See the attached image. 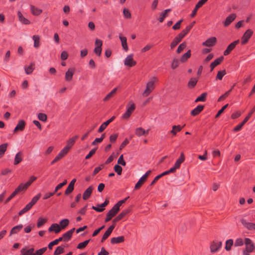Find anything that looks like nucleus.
Here are the masks:
<instances>
[{
  "label": "nucleus",
  "mask_w": 255,
  "mask_h": 255,
  "mask_svg": "<svg viewBox=\"0 0 255 255\" xmlns=\"http://www.w3.org/2000/svg\"><path fill=\"white\" fill-rule=\"evenodd\" d=\"M157 78L155 77H152L146 84V88L142 93L143 97H147L154 90V84L157 81Z\"/></svg>",
  "instance_id": "1"
},
{
  "label": "nucleus",
  "mask_w": 255,
  "mask_h": 255,
  "mask_svg": "<svg viewBox=\"0 0 255 255\" xmlns=\"http://www.w3.org/2000/svg\"><path fill=\"white\" fill-rule=\"evenodd\" d=\"M127 110L126 112L122 115L123 119H128L131 116V114L135 109V106L132 101H130L126 106Z\"/></svg>",
  "instance_id": "2"
},
{
  "label": "nucleus",
  "mask_w": 255,
  "mask_h": 255,
  "mask_svg": "<svg viewBox=\"0 0 255 255\" xmlns=\"http://www.w3.org/2000/svg\"><path fill=\"white\" fill-rule=\"evenodd\" d=\"M188 28H185L180 33H179L171 43V48L173 49L182 40V39L188 33Z\"/></svg>",
  "instance_id": "3"
},
{
  "label": "nucleus",
  "mask_w": 255,
  "mask_h": 255,
  "mask_svg": "<svg viewBox=\"0 0 255 255\" xmlns=\"http://www.w3.org/2000/svg\"><path fill=\"white\" fill-rule=\"evenodd\" d=\"M255 112V106L252 109L250 112L249 113L248 116L245 118L244 121L240 124L235 127L234 128V131H238L241 129L243 126L246 124V122L248 121L250 119V117L252 116V114Z\"/></svg>",
  "instance_id": "4"
},
{
  "label": "nucleus",
  "mask_w": 255,
  "mask_h": 255,
  "mask_svg": "<svg viewBox=\"0 0 255 255\" xmlns=\"http://www.w3.org/2000/svg\"><path fill=\"white\" fill-rule=\"evenodd\" d=\"M120 211V208H116L114 206L107 213L106 218H105V222L110 221Z\"/></svg>",
  "instance_id": "5"
},
{
  "label": "nucleus",
  "mask_w": 255,
  "mask_h": 255,
  "mask_svg": "<svg viewBox=\"0 0 255 255\" xmlns=\"http://www.w3.org/2000/svg\"><path fill=\"white\" fill-rule=\"evenodd\" d=\"M222 242L214 241L210 246V250L212 253L218 251L222 247Z\"/></svg>",
  "instance_id": "6"
},
{
  "label": "nucleus",
  "mask_w": 255,
  "mask_h": 255,
  "mask_svg": "<svg viewBox=\"0 0 255 255\" xmlns=\"http://www.w3.org/2000/svg\"><path fill=\"white\" fill-rule=\"evenodd\" d=\"M136 62L133 59V55H128L124 61L125 65L128 67H132L135 65Z\"/></svg>",
  "instance_id": "7"
},
{
  "label": "nucleus",
  "mask_w": 255,
  "mask_h": 255,
  "mask_svg": "<svg viewBox=\"0 0 255 255\" xmlns=\"http://www.w3.org/2000/svg\"><path fill=\"white\" fill-rule=\"evenodd\" d=\"M253 34V31L251 29H248L244 34L243 36L242 37V44H245L252 36Z\"/></svg>",
  "instance_id": "8"
},
{
  "label": "nucleus",
  "mask_w": 255,
  "mask_h": 255,
  "mask_svg": "<svg viewBox=\"0 0 255 255\" xmlns=\"http://www.w3.org/2000/svg\"><path fill=\"white\" fill-rule=\"evenodd\" d=\"M68 153V152L63 148L57 154V155L54 158V159L51 162V165H52L61 159L62 158L64 157Z\"/></svg>",
  "instance_id": "9"
},
{
  "label": "nucleus",
  "mask_w": 255,
  "mask_h": 255,
  "mask_svg": "<svg viewBox=\"0 0 255 255\" xmlns=\"http://www.w3.org/2000/svg\"><path fill=\"white\" fill-rule=\"evenodd\" d=\"M239 40H235L228 45L227 49L224 52V55L226 56L229 55L230 52L235 48L236 46L239 43Z\"/></svg>",
  "instance_id": "10"
},
{
  "label": "nucleus",
  "mask_w": 255,
  "mask_h": 255,
  "mask_svg": "<svg viewBox=\"0 0 255 255\" xmlns=\"http://www.w3.org/2000/svg\"><path fill=\"white\" fill-rule=\"evenodd\" d=\"M245 244L246 245V250L249 252H253L255 249V246L252 241L249 238H245Z\"/></svg>",
  "instance_id": "11"
},
{
  "label": "nucleus",
  "mask_w": 255,
  "mask_h": 255,
  "mask_svg": "<svg viewBox=\"0 0 255 255\" xmlns=\"http://www.w3.org/2000/svg\"><path fill=\"white\" fill-rule=\"evenodd\" d=\"M77 135H75L74 137L69 139L67 141L66 145L63 148L65 149L68 152H69L70 149L73 146L74 144L76 139L78 138Z\"/></svg>",
  "instance_id": "12"
},
{
  "label": "nucleus",
  "mask_w": 255,
  "mask_h": 255,
  "mask_svg": "<svg viewBox=\"0 0 255 255\" xmlns=\"http://www.w3.org/2000/svg\"><path fill=\"white\" fill-rule=\"evenodd\" d=\"M235 13H232L228 16L225 21L223 22L224 26L227 27L236 18Z\"/></svg>",
  "instance_id": "13"
},
{
  "label": "nucleus",
  "mask_w": 255,
  "mask_h": 255,
  "mask_svg": "<svg viewBox=\"0 0 255 255\" xmlns=\"http://www.w3.org/2000/svg\"><path fill=\"white\" fill-rule=\"evenodd\" d=\"M217 42V39L215 37H211L208 38L205 41L203 42L202 45L207 47L213 46Z\"/></svg>",
  "instance_id": "14"
},
{
  "label": "nucleus",
  "mask_w": 255,
  "mask_h": 255,
  "mask_svg": "<svg viewBox=\"0 0 255 255\" xmlns=\"http://www.w3.org/2000/svg\"><path fill=\"white\" fill-rule=\"evenodd\" d=\"M207 0H200L196 4L194 9L192 10L190 16L192 17H194L196 14L198 9L201 7Z\"/></svg>",
  "instance_id": "15"
},
{
  "label": "nucleus",
  "mask_w": 255,
  "mask_h": 255,
  "mask_svg": "<svg viewBox=\"0 0 255 255\" xmlns=\"http://www.w3.org/2000/svg\"><path fill=\"white\" fill-rule=\"evenodd\" d=\"M75 228H72L70 230H69V231H67V232H66L65 233H64L63 235V236L61 237V238H62V241H63L65 242H67L69 241L71 239V238L72 236V234H73L74 231H75Z\"/></svg>",
  "instance_id": "16"
},
{
  "label": "nucleus",
  "mask_w": 255,
  "mask_h": 255,
  "mask_svg": "<svg viewBox=\"0 0 255 255\" xmlns=\"http://www.w3.org/2000/svg\"><path fill=\"white\" fill-rule=\"evenodd\" d=\"M151 172L150 170L147 171L143 175L141 176V177L139 179L137 183L135 184L134 188L136 189H138L140 188L142 184L146 180V177L149 175V174Z\"/></svg>",
  "instance_id": "17"
},
{
  "label": "nucleus",
  "mask_w": 255,
  "mask_h": 255,
  "mask_svg": "<svg viewBox=\"0 0 255 255\" xmlns=\"http://www.w3.org/2000/svg\"><path fill=\"white\" fill-rule=\"evenodd\" d=\"M242 224L247 229L250 230H255V224L250 222H248L244 219H242L240 220Z\"/></svg>",
  "instance_id": "18"
},
{
  "label": "nucleus",
  "mask_w": 255,
  "mask_h": 255,
  "mask_svg": "<svg viewBox=\"0 0 255 255\" xmlns=\"http://www.w3.org/2000/svg\"><path fill=\"white\" fill-rule=\"evenodd\" d=\"M25 125L26 124L24 120H21L19 121L17 125L13 130V132H15L18 130L22 131L25 128Z\"/></svg>",
  "instance_id": "19"
},
{
  "label": "nucleus",
  "mask_w": 255,
  "mask_h": 255,
  "mask_svg": "<svg viewBox=\"0 0 255 255\" xmlns=\"http://www.w3.org/2000/svg\"><path fill=\"white\" fill-rule=\"evenodd\" d=\"M115 228V225H113L110 226L107 230L105 232L104 234L103 235L101 242H103L104 241H105L106 239H107L111 234L112 233L113 230Z\"/></svg>",
  "instance_id": "20"
},
{
  "label": "nucleus",
  "mask_w": 255,
  "mask_h": 255,
  "mask_svg": "<svg viewBox=\"0 0 255 255\" xmlns=\"http://www.w3.org/2000/svg\"><path fill=\"white\" fill-rule=\"evenodd\" d=\"M115 118V117L113 116L111 118H110L108 121H106L105 122L103 123L101 126L100 127L98 132H102L103 131L105 128H107V127L108 126V125L111 123Z\"/></svg>",
  "instance_id": "21"
},
{
  "label": "nucleus",
  "mask_w": 255,
  "mask_h": 255,
  "mask_svg": "<svg viewBox=\"0 0 255 255\" xmlns=\"http://www.w3.org/2000/svg\"><path fill=\"white\" fill-rule=\"evenodd\" d=\"M34 249L33 248L28 249L26 247L23 248L20 250L21 255H34Z\"/></svg>",
  "instance_id": "22"
},
{
  "label": "nucleus",
  "mask_w": 255,
  "mask_h": 255,
  "mask_svg": "<svg viewBox=\"0 0 255 255\" xmlns=\"http://www.w3.org/2000/svg\"><path fill=\"white\" fill-rule=\"evenodd\" d=\"M75 70L73 68H69L65 73V80L66 81H70L73 78Z\"/></svg>",
  "instance_id": "23"
},
{
  "label": "nucleus",
  "mask_w": 255,
  "mask_h": 255,
  "mask_svg": "<svg viewBox=\"0 0 255 255\" xmlns=\"http://www.w3.org/2000/svg\"><path fill=\"white\" fill-rule=\"evenodd\" d=\"M61 230L59 225L56 223L52 224L48 229L49 232H54L56 234L59 233Z\"/></svg>",
  "instance_id": "24"
},
{
  "label": "nucleus",
  "mask_w": 255,
  "mask_h": 255,
  "mask_svg": "<svg viewBox=\"0 0 255 255\" xmlns=\"http://www.w3.org/2000/svg\"><path fill=\"white\" fill-rule=\"evenodd\" d=\"M22 228L23 225L22 224H19L13 227L10 232L9 236H11L13 235L17 234L21 230Z\"/></svg>",
  "instance_id": "25"
},
{
  "label": "nucleus",
  "mask_w": 255,
  "mask_h": 255,
  "mask_svg": "<svg viewBox=\"0 0 255 255\" xmlns=\"http://www.w3.org/2000/svg\"><path fill=\"white\" fill-rule=\"evenodd\" d=\"M119 38L121 40L122 46L123 49L126 51H128V46L127 42V38L125 36H122L121 34H119Z\"/></svg>",
  "instance_id": "26"
},
{
  "label": "nucleus",
  "mask_w": 255,
  "mask_h": 255,
  "mask_svg": "<svg viewBox=\"0 0 255 255\" xmlns=\"http://www.w3.org/2000/svg\"><path fill=\"white\" fill-rule=\"evenodd\" d=\"M224 57L223 56H221L216 60H215L211 64H210L211 71H212L214 68L219 65L221 62L223 61Z\"/></svg>",
  "instance_id": "27"
},
{
  "label": "nucleus",
  "mask_w": 255,
  "mask_h": 255,
  "mask_svg": "<svg viewBox=\"0 0 255 255\" xmlns=\"http://www.w3.org/2000/svg\"><path fill=\"white\" fill-rule=\"evenodd\" d=\"M30 7L31 12L32 14L34 15L38 16L40 15L42 12L41 9L36 7L33 5H30Z\"/></svg>",
  "instance_id": "28"
},
{
  "label": "nucleus",
  "mask_w": 255,
  "mask_h": 255,
  "mask_svg": "<svg viewBox=\"0 0 255 255\" xmlns=\"http://www.w3.org/2000/svg\"><path fill=\"white\" fill-rule=\"evenodd\" d=\"M125 241L124 236H121L118 237H114L111 239V242L112 244H117L124 242Z\"/></svg>",
  "instance_id": "29"
},
{
  "label": "nucleus",
  "mask_w": 255,
  "mask_h": 255,
  "mask_svg": "<svg viewBox=\"0 0 255 255\" xmlns=\"http://www.w3.org/2000/svg\"><path fill=\"white\" fill-rule=\"evenodd\" d=\"M17 16L18 17L19 20L24 24H30V21L27 18H25L22 13L20 11H18Z\"/></svg>",
  "instance_id": "30"
},
{
  "label": "nucleus",
  "mask_w": 255,
  "mask_h": 255,
  "mask_svg": "<svg viewBox=\"0 0 255 255\" xmlns=\"http://www.w3.org/2000/svg\"><path fill=\"white\" fill-rule=\"evenodd\" d=\"M93 188L91 186H89L84 192L83 195V199L84 200L88 199L92 194Z\"/></svg>",
  "instance_id": "31"
},
{
  "label": "nucleus",
  "mask_w": 255,
  "mask_h": 255,
  "mask_svg": "<svg viewBox=\"0 0 255 255\" xmlns=\"http://www.w3.org/2000/svg\"><path fill=\"white\" fill-rule=\"evenodd\" d=\"M185 157L184 154L183 153H181L180 154V157L177 159L176 161L174 166L177 169L179 168L180 167L181 164L184 161Z\"/></svg>",
  "instance_id": "32"
},
{
  "label": "nucleus",
  "mask_w": 255,
  "mask_h": 255,
  "mask_svg": "<svg viewBox=\"0 0 255 255\" xmlns=\"http://www.w3.org/2000/svg\"><path fill=\"white\" fill-rule=\"evenodd\" d=\"M203 109L204 106L198 105L191 112V114L194 116H196L198 115Z\"/></svg>",
  "instance_id": "33"
},
{
  "label": "nucleus",
  "mask_w": 255,
  "mask_h": 255,
  "mask_svg": "<svg viewBox=\"0 0 255 255\" xmlns=\"http://www.w3.org/2000/svg\"><path fill=\"white\" fill-rule=\"evenodd\" d=\"M28 187L29 186L26 183H22L18 185V186L15 189V190L17 193H18L20 191L26 190Z\"/></svg>",
  "instance_id": "34"
},
{
  "label": "nucleus",
  "mask_w": 255,
  "mask_h": 255,
  "mask_svg": "<svg viewBox=\"0 0 255 255\" xmlns=\"http://www.w3.org/2000/svg\"><path fill=\"white\" fill-rule=\"evenodd\" d=\"M22 160V153L21 152L17 153L15 156L14 160V164L17 165Z\"/></svg>",
  "instance_id": "35"
},
{
  "label": "nucleus",
  "mask_w": 255,
  "mask_h": 255,
  "mask_svg": "<svg viewBox=\"0 0 255 255\" xmlns=\"http://www.w3.org/2000/svg\"><path fill=\"white\" fill-rule=\"evenodd\" d=\"M32 39L34 41V47L38 48L40 46V36L38 35H34L32 36Z\"/></svg>",
  "instance_id": "36"
},
{
  "label": "nucleus",
  "mask_w": 255,
  "mask_h": 255,
  "mask_svg": "<svg viewBox=\"0 0 255 255\" xmlns=\"http://www.w3.org/2000/svg\"><path fill=\"white\" fill-rule=\"evenodd\" d=\"M34 64L32 63L29 66L24 68L25 72L27 75H30L33 72L34 69Z\"/></svg>",
  "instance_id": "37"
},
{
  "label": "nucleus",
  "mask_w": 255,
  "mask_h": 255,
  "mask_svg": "<svg viewBox=\"0 0 255 255\" xmlns=\"http://www.w3.org/2000/svg\"><path fill=\"white\" fill-rule=\"evenodd\" d=\"M8 144L5 143L0 145V158L2 157L6 150Z\"/></svg>",
  "instance_id": "38"
},
{
  "label": "nucleus",
  "mask_w": 255,
  "mask_h": 255,
  "mask_svg": "<svg viewBox=\"0 0 255 255\" xmlns=\"http://www.w3.org/2000/svg\"><path fill=\"white\" fill-rule=\"evenodd\" d=\"M191 56V50H189L186 53L184 54L180 58V61L181 62H185Z\"/></svg>",
  "instance_id": "39"
},
{
  "label": "nucleus",
  "mask_w": 255,
  "mask_h": 255,
  "mask_svg": "<svg viewBox=\"0 0 255 255\" xmlns=\"http://www.w3.org/2000/svg\"><path fill=\"white\" fill-rule=\"evenodd\" d=\"M197 82V79L195 78H192L188 82V86L189 88H193L196 86Z\"/></svg>",
  "instance_id": "40"
},
{
  "label": "nucleus",
  "mask_w": 255,
  "mask_h": 255,
  "mask_svg": "<svg viewBox=\"0 0 255 255\" xmlns=\"http://www.w3.org/2000/svg\"><path fill=\"white\" fill-rule=\"evenodd\" d=\"M69 221L68 219H64L62 220L59 223L61 230L65 229L69 225Z\"/></svg>",
  "instance_id": "41"
},
{
  "label": "nucleus",
  "mask_w": 255,
  "mask_h": 255,
  "mask_svg": "<svg viewBox=\"0 0 255 255\" xmlns=\"http://www.w3.org/2000/svg\"><path fill=\"white\" fill-rule=\"evenodd\" d=\"M234 244L233 240L232 239H229L226 241V246H225V249L229 251L231 250V247Z\"/></svg>",
  "instance_id": "42"
},
{
  "label": "nucleus",
  "mask_w": 255,
  "mask_h": 255,
  "mask_svg": "<svg viewBox=\"0 0 255 255\" xmlns=\"http://www.w3.org/2000/svg\"><path fill=\"white\" fill-rule=\"evenodd\" d=\"M171 10V9H166L164 10V11L163 12H162V13H160V17L159 18V21L160 22H162L163 21L165 17L167 16V13L168 12H169Z\"/></svg>",
  "instance_id": "43"
},
{
  "label": "nucleus",
  "mask_w": 255,
  "mask_h": 255,
  "mask_svg": "<svg viewBox=\"0 0 255 255\" xmlns=\"http://www.w3.org/2000/svg\"><path fill=\"white\" fill-rule=\"evenodd\" d=\"M40 197V193L37 194L36 196L33 197L31 201L28 204L31 206V207H32L37 202Z\"/></svg>",
  "instance_id": "44"
},
{
  "label": "nucleus",
  "mask_w": 255,
  "mask_h": 255,
  "mask_svg": "<svg viewBox=\"0 0 255 255\" xmlns=\"http://www.w3.org/2000/svg\"><path fill=\"white\" fill-rule=\"evenodd\" d=\"M182 129V127L180 126H173L172 129L170 131V132L174 135H176L177 132L180 131Z\"/></svg>",
  "instance_id": "45"
},
{
  "label": "nucleus",
  "mask_w": 255,
  "mask_h": 255,
  "mask_svg": "<svg viewBox=\"0 0 255 255\" xmlns=\"http://www.w3.org/2000/svg\"><path fill=\"white\" fill-rule=\"evenodd\" d=\"M62 241V238L59 237L58 239H57L52 242H50L48 245V248L50 250L52 249V247L54 245H56L58 244L59 242H61Z\"/></svg>",
  "instance_id": "46"
},
{
  "label": "nucleus",
  "mask_w": 255,
  "mask_h": 255,
  "mask_svg": "<svg viewBox=\"0 0 255 255\" xmlns=\"http://www.w3.org/2000/svg\"><path fill=\"white\" fill-rule=\"evenodd\" d=\"M207 95V93H203L200 96L198 97L195 100V102H204L206 100V98Z\"/></svg>",
  "instance_id": "47"
},
{
  "label": "nucleus",
  "mask_w": 255,
  "mask_h": 255,
  "mask_svg": "<svg viewBox=\"0 0 255 255\" xmlns=\"http://www.w3.org/2000/svg\"><path fill=\"white\" fill-rule=\"evenodd\" d=\"M64 247L61 246L57 247L54 252L53 255H59L61 254L64 252Z\"/></svg>",
  "instance_id": "48"
},
{
  "label": "nucleus",
  "mask_w": 255,
  "mask_h": 255,
  "mask_svg": "<svg viewBox=\"0 0 255 255\" xmlns=\"http://www.w3.org/2000/svg\"><path fill=\"white\" fill-rule=\"evenodd\" d=\"M135 133L136 135L140 136L145 133V131L142 128H136Z\"/></svg>",
  "instance_id": "49"
},
{
  "label": "nucleus",
  "mask_w": 255,
  "mask_h": 255,
  "mask_svg": "<svg viewBox=\"0 0 255 255\" xmlns=\"http://www.w3.org/2000/svg\"><path fill=\"white\" fill-rule=\"evenodd\" d=\"M244 243L245 241H243V239L239 238L235 240L234 245L235 247H240L243 246Z\"/></svg>",
  "instance_id": "50"
},
{
  "label": "nucleus",
  "mask_w": 255,
  "mask_h": 255,
  "mask_svg": "<svg viewBox=\"0 0 255 255\" xmlns=\"http://www.w3.org/2000/svg\"><path fill=\"white\" fill-rule=\"evenodd\" d=\"M32 208V207H31V206L29 204H27L24 208H23L21 210H20L19 212V213H18V215L19 216H21L22 215V214H23L24 213H26V212H27L28 210H29L31 208Z\"/></svg>",
  "instance_id": "51"
},
{
  "label": "nucleus",
  "mask_w": 255,
  "mask_h": 255,
  "mask_svg": "<svg viewBox=\"0 0 255 255\" xmlns=\"http://www.w3.org/2000/svg\"><path fill=\"white\" fill-rule=\"evenodd\" d=\"M90 241V240L89 239L88 240H86L83 242L79 243L78 245L77 248L78 249H82L85 248L87 246V245L88 244V243H89Z\"/></svg>",
  "instance_id": "52"
},
{
  "label": "nucleus",
  "mask_w": 255,
  "mask_h": 255,
  "mask_svg": "<svg viewBox=\"0 0 255 255\" xmlns=\"http://www.w3.org/2000/svg\"><path fill=\"white\" fill-rule=\"evenodd\" d=\"M226 74V72L225 70L218 71L217 76H216V80H221L222 79L223 76Z\"/></svg>",
  "instance_id": "53"
},
{
  "label": "nucleus",
  "mask_w": 255,
  "mask_h": 255,
  "mask_svg": "<svg viewBox=\"0 0 255 255\" xmlns=\"http://www.w3.org/2000/svg\"><path fill=\"white\" fill-rule=\"evenodd\" d=\"M37 117L40 121L44 122H45L47 119V115L44 113H39Z\"/></svg>",
  "instance_id": "54"
},
{
  "label": "nucleus",
  "mask_w": 255,
  "mask_h": 255,
  "mask_svg": "<svg viewBox=\"0 0 255 255\" xmlns=\"http://www.w3.org/2000/svg\"><path fill=\"white\" fill-rule=\"evenodd\" d=\"M47 220L46 219L40 217L38 218L37 223V226L38 228L41 227L44 224L46 223Z\"/></svg>",
  "instance_id": "55"
},
{
  "label": "nucleus",
  "mask_w": 255,
  "mask_h": 255,
  "mask_svg": "<svg viewBox=\"0 0 255 255\" xmlns=\"http://www.w3.org/2000/svg\"><path fill=\"white\" fill-rule=\"evenodd\" d=\"M114 170L117 173L118 175H121L123 168L122 167L119 165V164H116L114 166Z\"/></svg>",
  "instance_id": "56"
},
{
  "label": "nucleus",
  "mask_w": 255,
  "mask_h": 255,
  "mask_svg": "<svg viewBox=\"0 0 255 255\" xmlns=\"http://www.w3.org/2000/svg\"><path fill=\"white\" fill-rule=\"evenodd\" d=\"M129 211L130 210L129 209H125L123 210L120 214H119L118 216L121 220H122L126 215H127L129 212Z\"/></svg>",
  "instance_id": "57"
},
{
  "label": "nucleus",
  "mask_w": 255,
  "mask_h": 255,
  "mask_svg": "<svg viewBox=\"0 0 255 255\" xmlns=\"http://www.w3.org/2000/svg\"><path fill=\"white\" fill-rule=\"evenodd\" d=\"M179 65V62L177 59L174 58L173 59L171 63V68L173 69H176Z\"/></svg>",
  "instance_id": "58"
},
{
  "label": "nucleus",
  "mask_w": 255,
  "mask_h": 255,
  "mask_svg": "<svg viewBox=\"0 0 255 255\" xmlns=\"http://www.w3.org/2000/svg\"><path fill=\"white\" fill-rule=\"evenodd\" d=\"M47 250V247H44L37 250L34 255H42Z\"/></svg>",
  "instance_id": "59"
},
{
  "label": "nucleus",
  "mask_w": 255,
  "mask_h": 255,
  "mask_svg": "<svg viewBox=\"0 0 255 255\" xmlns=\"http://www.w3.org/2000/svg\"><path fill=\"white\" fill-rule=\"evenodd\" d=\"M233 87H232L230 90H229L228 91L226 92L224 94L222 95V96H221L218 101H220L224 99H225L228 96V95H229L230 93L231 92V91L233 89Z\"/></svg>",
  "instance_id": "60"
},
{
  "label": "nucleus",
  "mask_w": 255,
  "mask_h": 255,
  "mask_svg": "<svg viewBox=\"0 0 255 255\" xmlns=\"http://www.w3.org/2000/svg\"><path fill=\"white\" fill-rule=\"evenodd\" d=\"M67 184V180H65L63 182L60 183V184H58L54 190V192H56L58 190L61 189L63 186L66 185Z\"/></svg>",
  "instance_id": "61"
},
{
  "label": "nucleus",
  "mask_w": 255,
  "mask_h": 255,
  "mask_svg": "<svg viewBox=\"0 0 255 255\" xmlns=\"http://www.w3.org/2000/svg\"><path fill=\"white\" fill-rule=\"evenodd\" d=\"M74 189V187L70 185H68L67 189H66L65 191V194L67 195L70 194L71 193H72Z\"/></svg>",
  "instance_id": "62"
},
{
  "label": "nucleus",
  "mask_w": 255,
  "mask_h": 255,
  "mask_svg": "<svg viewBox=\"0 0 255 255\" xmlns=\"http://www.w3.org/2000/svg\"><path fill=\"white\" fill-rule=\"evenodd\" d=\"M123 14L124 15V17L126 18H129L131 17V13L129 12V11L126 9L124 8L123 10Z\"/></svg>",
  "instance_id": "63"
},
{
  "label": "nucleus",
  "mask_w": 255,
  "mask_h": 255,
  "mask_svg": "<svg viewBox=\"0 0 255 255\" xmlns=\"http://www.w3.org/2000/svg\"><path fill=\"white\" fill-rule=\"evenodd\" d=\"M186 44L185 42H183L180 44L177 49V52L180 53L186 47Z\"/></svg>",
  "instance_id": "64"
}]
</instances>
